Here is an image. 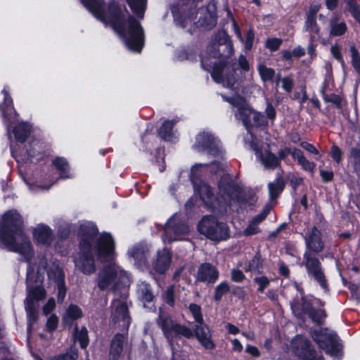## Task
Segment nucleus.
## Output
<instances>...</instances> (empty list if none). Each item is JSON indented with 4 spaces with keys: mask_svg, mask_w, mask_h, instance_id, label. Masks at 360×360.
<instances>
[{
    "mask_svg": "<svg viewBox=\"0 0 360 360\" xmlns=\"http://www.w3.org/2000/svg\"><path fill=\"white\" fill-rule=\"evenodd\" d=\"M302 264L306 267L308 276L314 278L327 293L328 292L327 281L318 258L310 252L306 251Z\"/></svg>",
    "mask_w": 360,
    "mask_h": 360,
    "instance_id": "nucleus-12",
    "label": "nucleus"
},
{
    "mask_svg": "<svg viewBox=\"0 0 360 360\" xmlns=\"http://www.w3.org/2000/svg\"><path fill=\"white\" fill-rule=\"evenodd\" d=\"M128 254L131 257L134 258L139 264L146 262L147 252L142 245H137L132 248L128 251Z\"/></svg>",
    "mask_w": 360,
    "mask_h": 360,
    "instance_id": "nucleus-29",
    "label": "nucleus"
},
{
    "mask_svg": "<svg viewBox=\"0 0 360 360\" xmlns=\"http://www.w3.org/2000/svg\"><path fill=\"white\" fill-rule=\"evenodd\" d=\"M331 156L333 159L339 164L341 161L342 152L340 149L336 146H333L331 148Z\"/></svg>",
    "mask_w": 360,
    "mask_h": 360,
    "instance_id": "nucleus-59",
    "label": "nucleus"
},
{
    "mask_svg": "<svg viewBox=\"0 0 360 360\" xmlns=\"http://www.w3.org/2000/svg\"><path fill=\"white\" fill-rule=\"evenodd\" d=\"M164 300L169 306H173L174 304V287L170 285L167 288V290L164 294Z\"/></svg>",
    "mask_w": 360,
    "mask_h": 360,
    "instance_id": "nucleus-50",
    "label": "nucleus"
},
{
    "mask_svg": "<svg viewBox=\"0 0 360 360\" xmlns=\"http://www.w3.org/2000/svg\"><path fill=\"white\" fill-rule=\"evenodd\" d=\"M259 232L258 224L252 220L250 222L248 227L243 231L245 236L254 235Z\"/></svg>",
    "mask_w": 360,
    "mask_h": 360,
    "instance_id": "nucleus-53",
    "label": "nucleus"
},
{
    "mask_svg": "<svg viewBox=\"0 0 360 360\" xmlns=\"http://www.w3.org/2000/svg\"><path fill=\"white\" fill-rule=\"evenodd\" d=\"M131 11L141 19L143 18L147 0H127Z\"/></svg>",
    "mask_w": 360,
    "mask_h": 360,
    "instance_id": "nucleus-30",
    "label": "nucleus"
},
{
    "mask_svg": "<svg viewBox=\"0 0 360 360\" xmlns=\"http://www.w3.org/2000/svg\"><path fill=\"white\" fill-rule=\"evenodd\" d=\"M74 338L77 340L82 348H86L89 344L88 331L85 327H82L80 330L77 326L75 328Z\"/></svg>",
    "mask_w": 360,
    "mask_h": 360,
    "instance_id": "nucleus-35",
    "label": "nucleus"
},
{
    "mask_svg": "<svg viewBox=\"0 0 360 360\" xmlns=\"http://www.w3.org/2000/svg\"><path fill=\"white\" fill-rule=\"evenodd\" d=\"M299 165L302 168L309 172L313 173L315 169L316 165L313 162H310L306 158H304L300 162Z\"/></svg>",
    "mask_w": 360,
    "mask_h": 360,
    "instance_id": "nucleus-51",
    "label": "nucleus"
},
{
    "mask_svg": "<svg viewBox=\"0 0 360 360\" xmlns=\"http://www.w3.org/2000/svg\"><path fill=\"white\" fill-rule=\"evenodd\" d=\"M82 316V309L75 304H70L63 316V321L66 325H71L72 322Z\"/></svg>",
    "mask_w": 360,
    "mask_h": 360,
    "instance_id": "nucleus-27",
    "label": "nucleus"
},
{
    "mask_svg": "<svg viewBox=\"0 0 360 360\" xmlns=\"http://www.w3.org/2000/svg\"><path fill=\"white\" fill-rule=\"evenodd\" d=\"M323 99L326 102L333 103L338 108H341L342 100L338 95L333 94L329 95H324Z\"/></svg>",
    "mask_w": 360,
    "mask_h": 360,
    "instance_id": "nucleus-48",
    "label": "nucleus"
},
{
    "mask_svg": "<svg viewBox=\"0 0 360 360\" xmlns=\"http://www.w3.org/2000/svg\"><path fill=\"white\" fill-rule=\"evenodd\" d=\"M265 112H266V115L268 118H269L272 120H274V118L276 117V110L271 103H267Z\"/></svg>",
    "mask_w": 360,
    "mask_h": 360,
    "instance_id": "nucleus-63",
    "label": "nucleus"
},
{
    "mask_svg": "<svg viewBox=\"0 0 360 360\" xmlns=\"http://www.w3.org/2000/svg\"><path fill=\"white\" fill-rule=\"evenodd\" d=\"M227 14H228V16H229L232 20L233 30H234V32H235L237 37L243 42V39L242 33H241L240 28L238 26L236 20L233 19L232 14L231 13V11L229 10H227Z\"/></svg>",
    "mask_w": 360,
    "mask_h": 360,
    "instance_id": "nucleus-58",
    "label": "nucleus"
},
{
    "mask_svg": "<svg viewBox=\"0 0 360 360\" xmlns=\"http://www.w3.org/2000/svg\"><path fill=\"white\" fill-rule=\"evenodd\" d=\"M254 39H255V34H254L253 30H249L247 33L246 39H245V47L246 49H248V50L251 49L252 44H253Z\"/></svg>",
    "mask_w": 360,
    "mask_h": 360,
    "instance_id": "nucleus-57",
    "label": "nucleus"
},
{
    "mask_svg": "<svg viewBox=\"0 0 360 360\" xmlns=\"http://www.w3.org/2000/svg\"><path fill=\"white\" fill-rule=\"evenodd\" d=\"M308 97L304 89H302L301 92H295L293 94V99L298 101L300 104H303Z\"/></svg>",
    "mask_w": 360,
    "mask_h": 360,
    "instance_id": "nucleus-61",
    "label": "nucleus"
},
{
    "mask_svg": "<svg viewBox=\"0 0 360 360\" xmlns=\"http://www.w3.org/2000/svg\"><path fill=\"white\" fill-rule=\"evenodd\" d=\"M129 282V278L126 271L122 270L115 263H110L105 266L98 274L97 284L101 290H105L110 287L118 291L116 288L120 283L127 288Z\"/></svg>",
    "mask_w": 360,
    "mask_h": 360,
    "instance_id": "nucleus-7",
    "label": "nucleus"
},
{
    "mask_svg": "<svg viewBox=\"0 0 360 360\" xmlns=\"http://www.w3.org/2000/svg\"><path fill=\"white\" fill-rule=\"evenodd\" d=\"M258 72L263 82L271 81L275 75L274 69L268 68L263 64L259 65Z\"/></svg>",
    "mask_w": 360,
    "mask_h": 360,
    "instance_id": "nucleus-38",
    "label": "nucleus"
},
{
    "mask_svg": "<svg viewBox=\"0 0 360 360\" xmlns=\"http://www.w3.org/2000/svg\"><path fill=\"white\" fill-rule=\"evenodd\" d=\"M55 167L60 171V177L63 179L71 178L72 174H69V166L67 161L63 158H57L53 160Z\"/></svg>",
    "mask_w": 360,
    "mask_h": 360,
    "instance_id": "nucleus-34",
    "label": "nucleus"
},
{
    "mask_svg": "<svg viewBox=\"0 0 360 360\" xmlns=\"http://www.w3.org/2000/svg\"><path fill=\"white\" fill-rule=\"evenodd\" d=\"M254 282L258 285L257 290L263 292L264 290L270 285V279L266 276H257L253 279Z\"/></svg>",
    "mask_w": 360,
    "mask_h": 360,
    "instance_id": "nucleus-44",
    "label": "nucleus"
},
{
    "mask_svg": "<svg viewBox=\"0 0 360 360\" xmlns=\"http://www.w3.org/2000/svg\"><path fill=\"white\" fill-rule=\"evenodd\" d=\"M292 347L295 354L302 360H324L323 355L316 353L310 342L302 335L293 339Z\"/></svg>",
    "mask_w": 360,
    "mask_h": 360,
    "instance_id": "nucleus-14",
    "label": "nucleus"
},
{
    "mask_svg": "<svg viewBox=\"0 0 360 360\" xmlns=\"http://www.w3.org/2000/svg\"><path fill=\"white\" fill-rule=\"evenodd\" d=\"M128 294L127 288L122 289V292L115 290L114 300L112 302V318L115 323L122 322L123 327L127 328L129 325V316L128 313L127 300Z\"/></svg>",
    "mask_w": 360,
    "mask_h": 360,
    "instance_id": "nucleus-10",
    "label": "nucleus"
},
{
    "mask_svg": "<svg viewBox=\"0 0 360 360\" xmlns=\"http://www.w3.org/2000/svg\"><path fill=\"white\" fill-rule=\"evenodd\" d=\"M198 229L201 234L211 240L221 241L229 237L228 226L212 216L204 217L199 222Z\"/></svg>",
    "mask_w": 360,
    "mask_h": 360,
    "instance_id": "nucleus-8",
    "label": "nucleus"
},
{
    "mask_svg": "<svg viewBox=\"0 0 360 360\" xmlns=\"http://www.w3.org/2000/svg\"><path fill=\"white\" fill-rule=\"evenodd\" d=\"M347 30L346 23L341 19L340 16L334 13L329 20V32L332 37H340L343 35Z\"/></svg>",
    "mask_w": 360,
    "mask_h": 360,
    "instance_id": "nucleus-22",
    "label": "nucleus"
},
{
    "mask_svg": "<svg viewBox=\"0 0 360 360\" xmlns=\"http://www.w3.org/2000/svg\"><path fill=\"white\" fill-rule=\"evenodd\" d=\"M56 302L53 298H49L46 304L43 307V312L44 314L48 315L55 308Z\"/></svg>",
    "mask_w": 360,
    "mask_h": 360,
    "instance_id": "nucleus-60",
    "label": "nucleus"
},
{
    "mask_svg": "<svg viewBox=\"0 0 360 360\" xmlns=\"http://www.w3.org/2000/svg\"><path fill=\"white\" fill-rule=\"evenodd\" d=\"M285 186L283 179L278 176L274 182L269 184V195L271 199L277 198V196L283 191Z\"/></svg>",
    "mask_w": 360,
    "mask_h": 360,
    "instance_id": "nucleus-31",
    "label": "nucleus"
},
{
    "mask_svg": "<svg viewBox=\"0 0 360 360\" xmlns=\"http://www.w3.org/2000/svg\"><path fill=\"white\" fill-rule=\"evenodd\" d=\"M97 232L96 226L91 222H84L79 226L80 251L75 263L79 270L88 275L96 269L93 253L101 262L111 260L114 254L115 243L111 235L104 233L98 237Z\"/></svg>",
    "mask_w": 360,
    "mask_h": 360,
    "instance_id": "nucleus-2",
    "label": "nucleus"
},
{
    "mask_svg": "<svg viewBox=\"0 0 360 360\" xmlns=\"http://www.w3.org/2000/svg\"><path fill=\"white\" fill-rule=\"evenodd\" d=\"M282 44V39L279 38H270L266 40V46L271 51H277Z\"/></svg>",
    "mask_w": 360,
    "mask_h": 360,
    "instance_id": "nucleus-46",
    "label": "nucleus"
},
{
    "mask_svg": "<svg viewBox=\"0 0 360 360\" xmlns=\"http://www.w3.org/2000/svg\"><path fill=\"white\" fill-rule=\"evenodd\" d=\"M30 133V126L25 122L18 123L13 129L15 139L19 142H24Z\"/></svg>",
    "mask_w": 360,
    "mask_h": 360,
    "instance_id": "nucleus-28",
    "label": "nucleus"
},
{
    "mask_svg": "<svg viewBox=\"0 0 360 360\" xmlns=\"http://www.w3.org/2000/svg\"><path fill=\"white\" fill-rule=\"evenodd\" d=\"M300 146L302 148H303L304 149H305L306 150L312 154H314L316 155H319L318 150L312 144L309 143L304 141L300 143Z\"/></svg>",
    "mask_w": 360,
    "mask_h": 360,
    "instance_id": "nucleus-62",
    "label": "nucleus"
},
{
    "mask_svg": "<svg viewBox=\"0 0 360 360\" xmlns=\"http://www.w3.org/2000/svg\"><path fill=\"white\" fill-rule=\"evenodd\" d=\"M50 280L54 281L58 285V302L62 303L66 295V288L64 282V273L58 266H54L47 271Z\"/></svg>",
    "mask_w": 360,
    "mask_h": 360,
    "instance_id": "nucleus-18",
    "label": "nucleus"
},
{
    "mask_svg": "<svg viewBox=\"0 0 360 360\" xmlns=\"http://www.w3.org/2000/svg\"><path fill=\"white\" fill-rule=\"evenodd\" d=\"M352 57V63L354 70L360 74V54L356 47L352 45L349 49Z\"/></svg>",
    "mask_w": 360,
    "mask_h": 360,
    "instance_id": "nucleus-40",
    "label": "nucleus"
},
{
    "mask_svg": "<svg viewBox=\"0 0 360 360\" xmlns=\"http://www.w3.org/2000/svg\"><path fill=\"white\" fill-rule=\"evenodd\" d=\"M311 335L319 347L326 354L339 360L342 356V345L336 333L327 328L311 329Z\"/></svg>",
    "mask_w": 360,
    "mask_h": 360,
    "instance_id": "nucleus-6",
    "label": "nucleus"
},
{
    "mask_svg": "<svg viewBox=\"0 0 360 360\" xmlns=\"http://www.w3.org/2000/svg\"><path fill=\"white\" fill-rule=\"evenodd\" d=\"M218 277L219 271L215 266L209 263L201 264L198 270V281L214 283Z\"/></svg>",
    "mask_w": 360,
    "mask_h": 360,
    "instance_id": "nucleus-20",
    "label": "nucleus"
},
{
    "mask_svg": "<svg viewBox=\"0 0 360 360\" xmlns=\"http://www.w3.org/2000/svg\"><path fill=\"white\" fill-rule=\"evenodd\" d=\"M138 292L141 300L144 302H151L153 299L150 287L145 282H141L138 285Z\"/></svg>",
    "mask_w": 360,
    "mask_h": 360,
    "instance_id": "nucleus-36",
    "label": "nucleus"
},
{
    "mask_svg": "<svg viewBox=\"0 0 360 360\" xmlns=\"http://www.w3.org/2000/svg\"><path fill=\"white\" fill-rule=\"evenodd\" d=\"M31 276L30 271L27 272V295L25 300V310L27 313L29 321H34L36 319V309L34 304V301L43 300L46 296V291L44 288L37 286L35 288H30L29 284V278Z\"/></svg>",
    "mask_w": 360,
    "mask_h": 360,
    "instance_id": "nucleus-16",
    "label": "nucleus"
},
{
    "mask_svg": "<svg viewBox=\"0 0 360 360\" xmlns=\"http://www.w3.org/2000/svg\"><path fill=\"white\" fill-rule=\"evenodd\" d=\"M195 147L200 151L212 155H217L222 153L219 141L209 133L202 132L196 136Z\"/></svg>",
    "mask_w": 360,
    "mask_h": 360,
    "instance_id": "nucleus-15",
    "label": "nucleus"
},
{
    "mask_svg": "<svg viewBox=\"0 0 360 360\" xmlns=\"http://www.w3.org/2000/svg\"><path fill=\"white\" fill-rule=\"evenodd\" d=\"M252 148L256 152L257 156L262 165L268 169H274L278 165V158L269 150L264 153H259L257 147L254 143L252 144Z\"/></svg>",
    "mask_w": 360,
    "mask_h": 360,
    "instance_id": "nucleus-23",
    "label": "nucleus"
},
{
    "mask_svg": "<svg viewBox=\"0 0 360 360\" xmlns=\"http://www.w3.org/2000/svg\"><path fill=\"white\" fill-rule=\"evenodd\" d=\"M2 93L4 94V99L3 103L0 104V109L3 117L9 121L16 115V112L13 105V100L5 88L2 90Z\"/></svg>",
    "mask_w": 360,
    "mask_h": 360,
    "instance_id": "nucleus-26",
    "label": "nucleus"
},
{
    "mask_svg": "<svg viewBox=\"0 0 360 360\" xmlns=\"http://www.w3.org/2000/svg\"><path fill=\"white\" fill-rule=\"evenodd\" d=\"M263 270L262 259L261 257L256 255L248 263L245 269L246 271H250L255 274H261Z\"/></svg>",
    "mask_w": 360,
    "mask_h": 360,
    "instance_id": "nucleus-37",
    "label": "nucleus"
},
{
    "mask_svg": "<svg viewBox=\"0 0 360 360\" xmlns=\"http://www.w3.org/2000/svg\"><path fill=\"white\" fill-rule=\"evenodd\" d=\"M171 257L169 252L166 250L158 252L156 259L153 262V267L159 274L165 273L169 268Z\"/></svg>",
    "mask_w": 360,
    "mask_h": 360,
    "instance_id": "nucleus-25",
    "label": "nucleus"
},
{
    "mask_svg": "<svg viewBox=\"0 0 360 360\" xmlns=\"http://www.w3.org/2000/svg\"><path fill=\"white\" fill-rule=\"evenodd\" d=\"M124 337L122 335H116L112 340L110 347V354L113 358L117 356L122 352Z\"/></svg>",
    "mask_w": 360,
    "mask_h": 360,
    "instance_id": "nucleus-32",
    "label": "nucleus"
},
{
    "mask_svg": "<svg viewBox=\"0 0 360 360\" xmlns=\"http://www.w3.org/2000/svg\"><path fill=\"white\" fill-rule=\"evenodd\" d=\"M222 97L225 101L236 108L235 112L236 118L241 120L243 125L248 129L252 126L251 118L254 110L247 103L246 100L240 96H235L233 97L222 96Z\"/></svg>",
    "mask_w": 360,
    "mask_h": 360,
    "instance_id": "nucleus-13",
    "label": "nucleus"
},
{
    "mask_svg": "<svg viewBox=\"0 0 360 360\" xmlns=\"http://www.w3.org/2000/svg\"><path fill=\"white\" fill-rule=\"evenodd\" d=\"M77 358V349L75 347H71L65 354L56 356V360H76Z\"/></svg>",
    "mask_w": 360,
    "mask_h": 360,
    "instance_id": "nucleus-43",
    "label": "nucleus"
},
{
    "mask_svg": "<svg viewBox=\"0 0 360 360\" xmlns=\"http://www.w3.org/2000/svg\"><path fill=\"white\" fill-rule=\"evenodd\" d=\"M22 219L15 210L5 213L0 219V244L23 256L27 262L33 257L30 240L22 231Z\"/></svg>",
    "mask_w": 360,
    "mask_h": 360,
    "instance_id": "nucleus-3",
    "label": "nucleus"
},
{
    "mask_svg": "<svg viewBox=\"0 0 360 360\" xmlns=\"http://www.w3.org/2000/svg\"><path fill=\"white\" fill-rule=\"evenodd\" d=\"M279 82H281L282 87L285 91L290 92L292 91L294 84L293 80L291 78L286 77L279 79L277 82V85Z\"/></svg>",
    "mask_w": 360,
    "mask_h": 360,
    "instance_id": "nucleus-49",
    "label": "nucleus"
},
{
    "mask_svg": "<svg viewBox=\"0 0 360 360\" xmlns=\"http://www.w3.org/2000/svg\"><path fill=\"white\" fill-rule=\"evenodd\" d=\"M81 1L98 20L112 27L129 50L141 52L144 45L143 28L132 16H128L127 20L129 13L124 6L114 1L108 5L106 11L102 0Z\"/></svg>",
    "mask_w": 360,
    "mask_h": 360,
    "instance_id": "nucleus-1",
    "label": "nucleus"
},
{
    "mask_svg": "<svg viewBox=\"0 0 360 360\" xmlns=\"http://www.w3.org/2000/svg\"><path fill=\"white\" fill-rule=\"evenodd\" d=\"M230 288L229 284L226 282L220 283L216 286L214 300L216 301L221 300L222 296L226 294L229 291Z\"/></svg>",
    "mask_w": 360,
    "mask_h": 360,
    "instance_id": "nucleus-41",
    "label": "nucleus"
},
{
    "mask_svg": "<svg viewBox=\"0 0 360 360\" xmlns=\"http://www.w3.org/2000/svg\"><path fill=\"white\" fill-rule=\"evenodd\" d=\"M305 29L307 31L314 33L315 34H319V27L317 25L316 18L314 16H308L305 22Z\"/></svg>",
    "mask_w": 360,
    "mask_h": 360,
    "instance_id": "nucleus-42",
    "label": "nucleus"
},
{
    "mask_svg": "<svg viewBox=\"0 0 360 360\" xmlns=\"http://www.w3.org/2000/svg\"><path fill=\"white\" fill-rule=\"evenodd\" d=\"M351 158L353 159L356 172L360 175V148H352L351 150Z\"/></svg>",
    "mask_w": 360,
    "mask_h": 360,
    "instance_id": "nucleus-45",
    "label": "nucleus"
},
{
    "mask_svg": "<svg viewBox=\"0 0 360 360\" xmlns=\"http://www.w3.org/2000/svg\"><path fill=\"white\" fill-rule=\"evenodd\" d=\"M231 278L234 282H241L245 279V275L242 271L233 269L231 271Z\"/></svg>",
    "mask_w": 360,
    "mask_h": 360,
    "instance_id": "nucleus-54",
    "label": "nucleus"
},
{
    "mask_svg": "<svg viewBox=\"0 0 360 360\" xmlns=\"http://www.w3.org/2000/svg\"><path fill=\"white\" fill-rule=\"evenodd\" d=\"M320 174L323 181L325 182H328L333 178V172L332 171L321 170Z\"/></svg>",
    "mask_w": 360,
    "mask_h": 360,
    "instance_id": "nucleus-64",
    "label": "nucleus"
},
{
    "mask_svg": "<svg viewBox=\"0 0 360 360\" xmlns=\"http://www.w3.org/2000/svg\"><path fill=\"white\" fill-rule=\"evenodd\" d=\"M330 52L333 57L339 62L343 63V58L341 54V50L338 45H333L330 48Z\"/></svg>",
    "mask_w": 360,
    "mask_h": 360,
    "instance_id": "nucleus-56",
    "label": "nucleus"
},
{
    "mask_svg": "<svg viewBox=\"0 0 360 360\" xmlns=\"http://www.w3.org/2000/svg\"><path fill=\"white\" fill-rule=\"evenodd\" d=\"M219 194L225 205L232 206L234 204H245L247 200L243 198V191L240 186L233 181H228L227 178L221 179L219 184Z\"/></svg>",
    "mask_w": 360,
    "mask_h": 360,
    "instance_id": "nucleus-9",
    "label": "nucleus"
},
{
    "mask_svg": "<svg viewBox=\"0 0 360 360\" xmlns=\"http://www.w3.org/2000/svg\"><path fill=\"white\" fill-rule=\"evenodd\" d=\"M271 209V206L269 205H266L264 207L262 212L259 213L258 215H257L256 217H255L252 219V221H255V223H257V224H259L261 221H262L266 217V216L270 212Z\"/></svg>",
    "mask_w": 360,
    "mask_h": 360,
    "instance_id": "nucleus-52",
    "label": "nucleus"
},
{
    "mask_svg": "<svg viewBox=\"0 0 360 360\" xmlns=\"http://www.w3.org/2000/svg\"><path fill=\"white\" fill-rule=\"evenodd\" d=\"M188 309L197 324L204 323V319L201 312V307L199 305L196 304H191Z\"/></svg>",
    "mask_w": 360,
    "mask_h": 360,
    "instance_id": "nucleus-39",
    "label": "nucleus"
},
{
    "mask_svg": "<svg viewBox=\"0 0 360 360\" xmlns=\"http://www.w3.org/2000/svg\"><path fill=\"white\" fill-rule=\"evenodd\" d=\"M296 289L300 291V295H302V289L300 288L297 283H295ZM291 309L293 313L297 316H301L302 314H307L311 319V320L316 323L321 324L326 314L323 309L315 310L312 308L311 302H308L307 299L302 296L301 302L294 300L291 302Z\"/></svg>",
    "mask_w": 360,
    "mask_h": 360,
    "instance_id": "nucleus-11",
    "label": "nucleus"
},
{
    "mask_svg": "<svg viewBox=\"0 0 360 360\" xmlns=\"http://www.w3.org/2000/svg\"><path fill=\"white\" fill-rule=\"evenodd\" d=\"M174 125V121H165L162 127L160 128V136L166 141H172L173 139V127Z\"/></svg>",
    "mask_w": 360,
    "mask_h": 360,
    "instance_id": "nucleus-33",
    "label": "nucleus"
},
{
    "mask_svg": "<svg viewBox=\"0 0 360 360\" xmlns=\"http://www.w3.org/2000/svg\"><path fill=\"white\" fill-rule=\"evenodd\" d=\"M189 232V227L185 224L175 223V219L171 217L165 224V235L163 240L172 242L177 240L184 239V236Z\"/></svg>",
    "mask_w": 360,
    "mask_h": 360,
    "instance_id": "nucleus-17",
    "label": "nucleus"
},
{
    "mask_svg": "<svg viewBox=\"0 0 360 360\" xmlns=\"http://www.w3.org/2000/svg\"><path fill=\"white\" fill-rule=\"evenodd\" d=\"M305 242L307 250L314 252H319L322 251L324 247L323 242L321 239V232L316 227L311 228L308 235L305 237Z\"/></svg>",
    "mask_w": 360,
    "mask_h": 360,
    "instance_id": "nucleus-19",
    "label": "nucleus"
},
{
    "mask_svg": "<svg viewBox=\"0 0 360 360\" xmlns=\"http://www.w3.org/2000/svg\"><path fill=\"white\" fill-rule=\"evenodd\" d=\"M220 37L218 41L207 46V51L201 55V66L206 71L212 70V77L217 82H222L224 86L231 88L233 86L235 79L233 77L224 79V70L221 65H217V58L224 56L225 49L228 54H232L233 47L226 32L219 34Z\"/></svg>",
    "mask_w": 360,
    "mask_h": 360,
    "instance_id": "nucleus-5",
    "label": "nucleus"
},
{
    "mask_svg": "<svg viewBox=\"0 0 360 360\" xmlns=\"http://www.w3.org/2000/svg\"><path fill=\"white\" fill-rule=\"evenodd\" d=\"M157 323L162 328L164 335L172 347L173 338L179 336L191 338L193 335H195L198 342L205 349H212L215 347L212 340L211 331L205 323L196 324L194 328V332L190 328L179 324L169 316L162 314H160Z\"/></svg>",
    "mask_w": 360,
    "mask_h": 360,
    "instance_id": "nucleus-4",
    "label": "nucleus"
},
{
    "mask_svg": "<svg viewBox=\"0 0 360 360\" xmlns=\"http://www.w3.org/2000/svg\"><path fill=\"white\" fill-rule=\"evenodd\" d=\"M58 319L56 315H51L46 323V327L50 332L53 331L58 326Z\"/></svg>",
    "mask_w": 360,
    "mask_h": 360,
    "instance_id": "nucleus-55",
    "label": "nucleus"
},
{
    "mask_svg": "<svg viewBox=\"0 0 360 360\" xmlns=\"http://www.w3.org/2000/svg\"><path fill=\"white\" fill-rule=\"evenodd\" d=\"M252 125L255 124L258 126L265 125L266 124V120L265 117L260 112L253 111V114L252 116Z\"/></svg>",
    "mask_w": 360,
    "mask_h": 360,
    "instance_id": "nucleus-47",
    "label": "nucleus"
},
{
    "mask_svg": "<svg viewBox=\"0 0 360 360\" xmlns=\"http://www.w3.org/2000/svg\"><path fill=\"white\" fill-rule=\"evenodd\" d=\"M33 238L37 243L49 245L53 241V236L49 226L39 224L33 229Z\"/></svg>",
    "mask_w": 360,
    "mask_h": 360,
    "instance_id": "nucleus-21",
    "label": "nucleus"
},
{
    "mask_svg": "<svg viewBox=\"0 0 360 360\" xmlns=\"http://www.w3.org/2000/svg\"><path fill=\"white\" fill-rule=\"evenodd\" d=\"M198 192L202 202L207 206L210 207L213 209L216 207L214 202L220 200L219 198H214L210 186L205 183L202 182L200 184L198 188Z\"/></svg>",
    "mask_w": 360,
    "mask_h": 360,
    "instance_id": "nucleus-24",
    "label": "nucleus"
}]
</instances>
